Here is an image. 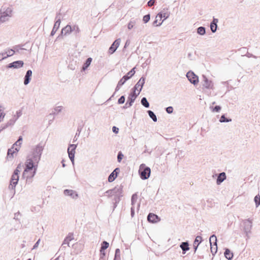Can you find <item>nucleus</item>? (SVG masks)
<instances>
[{"mask_svg": "<svg viewBox=\"0 0 260 260\" xmlns=\"http://www.w3.org/2000/svg\"><path fill=\"white\" fill-rule=\"evenodd\" d=\"M44 147L39 144L34 148L27 155L25 161V168L23 173L22 177L26 179L28 183L32 182V179L36 174L38 164L40 160Z\"/></svg>", "mask_w": 260, "mask_h": 260, "instance_id": "obj_1", "label": "nucleus"}, {"mask_svg": "<svg viewBox=\"0 0 260 260\" xmlns=\"http://www.w3.org/2000/svg\"><path fill=\"white\" fill-rule=\"evenodd\" d=\"M122 186L117 185L114 188L107 190L105 193L108 198L113 197L112 201L114 203V208H115L117 204L120 200V198L122 197Z\"/></svg>", "mask_w": 260, "mask_h": 260, "instance_id": "obj_2", "label": "nucleus"}, {"mask_svg": "<svg viewBox=\"0 0 260 260\" xmlns=\"http://www.w3.org/2000/svg\"><path fill=\"white\" fill-rule=\"evenodd\" d=\"M13 14V9L11 7L3 6L0 10V24L9 21Z\"/></svg>", "mask_w": 260, "mask_h": 260, "instance_id": "obj_3", "label": "nucleus"}, {"mask_svg": "<svg viewBox=\"0 0 260 260\" xmlns=\"http://www.w3.org/2000/svg\"><path fill=\"white\" fill-rule=\"evenodd\" d=\"M139 173L142 179L146 180L150 177L151 169L145 164H142L140 166Z\"/></svg>", "mask_w": 260, "mask_h": 260, "instance_id": "obj_4", "label": "nucleus"}, {"mask_svg": "<svg viewBox=\"0 0 260 260\" xmlns=\"http://www.w3.org/2000/svg\"><path fill=\"white\" fill-rule=\"evenodd\" d=\"M243 230L246 236L249 238V235L251 234V230L252 227V219L248 218L243 220Z\"/></svg>", "mask_w": 260, "mask_h": 260, "instance_id": "obj_5", "label": "nucleus"}, {"mask_svg": "<svg viewBox=\"0 0 260 260\" xmlns=\"http://www.w3.org/2000/svg\"><path fill=\"white\" fill-rule=\"evenodd\" d=\"M138 95V94H137L135 91H132L129 94V95L127 98V101L125 105L123 107V108L126 109L128 107H131Z\"/></svg>", "mask_w": 260, "mask_h": 260, "instance_id": "obj_6", "label": "nucleus"}, {"mask_svg": "<svg viewBox=\"0 0 260 260\" xmlns=\"http://www.w3.org/2000/svg\"><path fill=\"white\" fill-rule=\"evenodd\" d=\"M186 77L189 82L194 85H197L199 83V77L193 72L190 71L186 74Z\"/></svg>", "mask_w": 260, "mask_h": 260, "instance_id": "obj_7", "label": "nucleus"}, {"mask_svg": "<svg viewBox=\"0 0 260 260\" xmlns=\"http://www.w3.org/2000/svg\"><path fill=\"white\" fill-rule=\"evenodd\" d=\"M145 78L143 77H142L135 85L134 87L133 88V91H135V92H136V90H137L138 93H137V94L139 95L145 83Z\"/></svg>", "mask_w": 260, "mask_h": 260, "instance_id": "obj_8", "label": "nucleus"}, {"mask_svg": "<svg viewBox=\"0 0 260 260\" xmlns=\"http://www.w3.org/2000/svg\"><path fill=\"white\" fill-rule=\"evenodd\" d=\"M76 147H77V145L70 144V145H69L68 148V153L69 154V157L73 164H74V161L75 149H76Z\"/></svg>", "mask_w": 260, "mask_h": 260, "instance_id": "obj_9", "label": "nucleus"}, {"mask_svg": "<svg viewBox=\"0 0 260 260\" xmlns=\"http://www.w3.org/2000/svg\"><path fill=\"white\" fill-rule=\"evenodd\" d=\"M202 78L203 86L206 89H213L214 87L213 82L211 80H209L205 75H203Z\"/></svg>", "mask_w": 260, "mask_h": 260, "instance_id": "obj_10", "label": "nucleus"}, {"mask_svg": "<svg viewBox=\"0 0 260 260\" xmlns=\"http://www.w3.org/2000/svg\"><path fill=\"white\" fill-rule=\"evenodd\" d=\"M120 42L121 39L120 38L116 39L109 48L108 51L109 53L110 54L114 53L119 47Z\"/></svg>", "mask_w": 260, "mask_h": 260, "instance_id": "obj_11", "label": "nucleus"}, {"mask_svg": "<svg viewBox=\"0 0 260 260\" xmlns=\"http://www.w3.org/2000/svg\"><path fill=\"white\" fill-rule=\"evenodd\" d=\"M209 242L211 246V251L213 254V246H215V251L214 253H216L217 252V238L215 235H212L210 236L209 239Z\"/></svg>", "mask_w": 260, "mask_h": 260, "instance_id": "obj_12", "label": "nucleus"}, {"mask_svg": "<svg viewBox=\"0 0 260 260\" xmlns=\"http://www.w3.org/2000/svg\"><path fill=\"white\" fill-rule=\"evenodd\" d=\"M24 62L22 60L15 61L12 63H9L7 68L13 69H19L23 66Z\"/></svg>", "mask_w": 260, "mask_h": 260, "instance_id": "obj_13", "label": "nucleus"}, {"mask_svg": "<svg viewBox=\"0 0 260 260\" xmlns=\"http://www.w3.org/2000/svg\"><path fill=\"white\" fill-rule=\"evenodd\" d=\"M63 193L65 196H70L74 199H76L78 198V194L77 192L72 189H65Z\"/></svg>", "mask_w": 260, "mask_h": 260, "instance_id": "obj_14", "label": "nucleus"}, {"mask_svg": "<svg viewBox=\"0 0 260 260\" xmlns=\"http://www.w3.org/2000/svg\"><path fill=\"white\" fill-rule=\"evenodd\" d=\"M19 150V147H16V148H14V146H12V147L9 149L8 150V153H7V158H13L14 157V154L15 153H16Z\"/></svg>", "mask_w": 260, "mask_h": 260, "instance_id": "obj_15", "label": "nucleus"}, {"mask_svg": "<svg viewBox=\"0 0 260 260\" xmlns=\"http://www.w3.org/2000/svg\"><path fill=\"white\" fill-rule=\"evenodd\" d=\"M19 180V176L18 175L13 174L11 181H10V185L12 186V189H14L16 185L18 183V181Z\"/></svg>", "mask_w": 260, "mask_h": 260, "instance_id": "obj_16", "label": "nucleus"}, {"mask_svg": "<svg viewBox=\"0 0 260 260\" xmlns=\"http://www.w3.org/2000/svg\"><path fill=\"white\" fill-rule=\"evenodd\" d=\"M147 220L150 222L155 223L159 221V219L157 215L150 213L147 216Z\"/></svg>", "mask_w": 260, "mask_h": 260, "instance_id": "obj_17", "label": "nucleus"}, {"mask_svg": "<svg viewBox=\"0 0 260 260\" xmlns=\"http://www.w3.org/2000/svg\"><path fill=\"white\" fill-rule=\"evenodd\" d=\"M32 76V71L30 70L27 71L26 74L24 77V84L25 85H27L31 80V77Z\"/></svg>", "mask_w": 260, "mask_h": 260, "instance_id": "obj_18", "label": "nucleus"}, {"mask_svg": "<svg viewBox=\"0 0 260 260\" xmlns=\"http://www.w3.org/2000/svg\"><path fill=\"white\" fill-rule=\"evenodd\" d=\"M170 16V12L168 11L167 10L166 11H162L158 13L157 15V18H159V20H161V19L164 18V20H165L167 19Z\"/></svg>", "mask_w": 260, "mask_h": 260, "instance_id": "obj_19", "label": "nucleus"}, {"mask_svg": "<svg viewBox=\"0 0 260 260\" xmlns=\"http://www.w3.org/2000/svg\"><path fill=\"white\" fill-rule=\"evenodd\" d=\"M74 239V235L73 233H70L64 239L62 246L67 244L68 246H70V242Z\"/></svg>", "mask_w": 260, "mask_h": 260, "instance_id": "obj_20", "label": "nucleus"}, {"mask_svg": "<svg viewBox=\"0 0 260 260\" xmlns=\"http://www.w3.org/2000/svg\"><path fill=\"white\" fill-rule=\"evenodd\" d=\"M218 22V20L217 18H213V21L210 23V28L212 32L214 33L217 30V23Z\"/></svg>", "mask_w": 260, "mask_h": 260, "instance_id": "obj_21", "label": "nucleus"}, {"mask_svg": "<svg viewBox=\"0 0 260 260\" xmlns=\"http://www.w3.org/2000/svg\"><path fill=\"white\" fill-rule=\"evenodd\" d=\"M226 179V174L224 172H222L218 175L216 180V183L218 185L220 184L224 180Z\"/></svg>", "mask_w": 260, "mask_h": 260, "instance_id": "obj_22", "label": "nucleus"}, {"mask_svg": "<svg viewBox=\"0 0 260 260\" xmlns=\"http://www.w3.org/2000/svg\"><path fill=\"white\" fill-rule=\"evenodd\" d=\"M127 80V78H126V77H123L118 82V84L115 88V92L118 91L120 88V87L123 85L125 83V82Z\"/></svg>", "mask_w": 260, "mask_h": 260, "instance_id": "obj_23", "label": "nucleus"}, {"mask_svg": "<svg viewBox=\"0 0 260 260\" xmlns=\"http://www.w3.org/2000/svg\"><path fill=\"white\" fill-rule=\"evenodd\" d=\"M202 238L200 236H198L196 237L195 240L193 242V249H194V252L197 250L199 244L202 242Z\"/></svg>", "mask_w": 260, "mask_h": 260, "instance_id": "obj_24", "label": "nucleus"}, {"mask_svg": "<svg viewBox=\"0 0 260 260\" xmlns=\"http://www.w3.org/2000/svg\"><path fill=\"white\" fill-rule=\"evenodd\" d=\"M72 32L71 26L67 25L66 26L63 27L61 31V35L66 36Z\"/></svg>", "mask_w": 260, "mask_h": 260, "instance_id": "obj_25", "label": "nucleus"}, {"mask_svg": "<svg viewBox=\"0 0 260 260\" xmlns=\"http://www.w3.org/2000/svg\"><path fill=\"white\" fill-rule=\"evenodd\" d=\"M180 247L182 250L183 254H185L186 252L189 249V244L187 242H182L180 245Z\"/></svg>", "mask_w": 260, "mask_h": 260, "instance_id": "obj_26", "label": "nucleus"}, {"mask_svg": "<svg viewBox=\"0 0 260 260\" xmlns=\"http://www.w3.org/2000/svg\"><path fill=\"white\" fill-rule=\"evenodd\" d=\"M92 61V58L91 57L88 58L85 62L83 64L82 70L83 71L86 70L88 67L90 65L91 62Z\"/></svg>", "mask_w": 260, "mask_h": 260, "instance_id": "obj_27", "label": "nucleus"}, {"mask_svg": "<svg viewBox=\"0 0 260 260\" xmlns=\"http://www.w3.org/2000/svg\"><path fill=\"white\" fill-rule=\"evenodd\" d=\"M224 256L227 259L231 260L233 258V253L231 252L229 249L226 248L224 252Z\"/></svg>", "mask_w": 260, "mask_h": 260, "instance_id": "obj_28", "label": "nucleus"}, {"mask_svg": "<svg viewBox=\"0 0 260 260\" xmlns=\"http://www.w3.org/2000/svg\"><path fill=\"white\" fill-rule=\"evenodd\" d=\"M109 243L107 241H103L101 245V247L100 249V252L101 253H102L103 251H104L105 250H106L108 247H109Z\"/></svg>", "mask_w": 260, "mask_h": 260, "instance_id": "obj_29", "label": "nucleus"}, {"mask_svg": "<svg viewBox=\"0 0 260 260\" xmlns=\"http://www.w3.org/2000/svg\"><path fill=\"white\" fill-rule=\"evenodd\" d=\"M147 113L149 116V117L152 119V120L154 121V122H156L157 121V117H156V116L155 115V114H154V113L151 111V110H148L147 111Z\"/></svg>", "mask_w": 260, "mask_h": 260, "instance_id": "obj_30", "label": "nucleus"}, {"mask_svg": "<svg viewBox=\"0 0 260 260\" xmlns=\"http://www.w3.org/2000/svg\"><path fill=\"white\" fill-rule=\"evenodd\" d=\"M135 68H133L130 71H129L126 75H124V77L127 78V80L133 77L135 73Z\"/></svg>", "mask_w": 260, "mask_h": 260, "instance_id": "obj_31", "label": "nucleus"}, {"mask_svg": "<svg viewBox=\"0 0 260 260\" xmlns=\"http://www.w3.org/2000/svg\"><path fill=\"white\" fill-rule=\"evenodd\" d=\"M197 33L200 35H204L206 33V29L205 27L200 26L197 29Z\"/></svg>", "mask_w": 260, "mask_h": 260, "instance_id": "obj_32", "label": "nucleus"}, {"mask_svg": "<svg viewBox=\"0 0 260 260\" xmlns=\"http://www.w3.org/2000/svg\"><path fill=\"white\" fill-rule=\"evenodd\" d=\"M141 103L142 105L145 108L149 107V103L148 102V101L146 98H145V97L141 99Z\"/></svg>", "mask_w": 260, "mask_h": 260, "instance_id": "obj_33", "label": "nucleus"}, {"mask_svg": "<svg viewBox=\"0 0 260 260\" xmlns=\"http://www.w3.org/2000/svg\"><path fill=\"white\" fill-rule=\"evenodd\" d=\"M60 24H57V22H55L53 29L51 32V36H53L59 27Z\"/></svg>", "mask_w": 260, "mask_h": 260, "instance_id": "obj_34", "label": "nucleus"}, {"mask_svg": "<svg viewBox=\"0 0 260 260\" xmlns=\"http://www.w3.org/2000/svg\"><path fill=\"white\" fill-rule=\"evenodd\" d=\"M117 177V175L114 172H112L108 177V181L109 182H113Z\"/></svg>", "mask_w": 260, "mask_h": 260, "instance_id": "obj_35", "label": "nucleus"}, {"mask_svg": "<svg viewBox=\"0 0 260 260\" xmlns=\"http://www.w3.org/2000/svg\"><path fill=\"white\" fill-rule=\"evenodd\" d=\"M254 201L256 207H258L260 205V196L257 194L254 198Z\"/></svg>", "mask_w": 260, "mask_h": 260, "instance_id": "obj_36", "label": "nucleus"}, {"mask_svg": "<svg viewBox=\"0 0 260 260\" xmlns=\"http://www.w3.org/2000/svg\"><path fill=\"white\" fill-rule=\"evenodd\" d=\"M5 50L7 53V55L6 56V58L8 57L12 56L15 53V51L12 49H7Z\"/></svg>", "mask_w": 260, "mask_h": 260, "instance_id": "obj_37", "label": "nucleus"}, {"mask_svg": "<svg viewBox=\"0 0 260 260\" xmlns=\"http://www.w3.org/2000/svg\"><path fill=\"white\" fill-rule=\"evenodd\" d=\"M62 109V106H57L54 109V111L52 112V114L55 115L58 113L59 112H60ZM51 115V114H50Z\"/></svg>", "mask_w": 260, "mask_h": 260, "instance_id": "obj_38", "label": "nucleus"}, {"mask_svg": "<svg viewBox=\"0 0 260 260\" xmlns=\"http://www.w3.org/2000/svg\"><path fill=\"white\" fill-rule=\"evenodd\" d=\"M232 121L231 119H228L225 117L224 115H222L220 119H219V121L221 123L222 122H229Z\"/></svg>", "mask_w": 260, "mask_h": 260, "instance_id": "obj_39", "label": "nucleus"}, {"mask_svg": "<svg viewBox=\"0 0 260 260\" xmlns=\"http://www.w3.org/2000/svg\"><path fill=\"white\" fill-rule=\"evenodd\" d=\"M72 32L75 31L76 34H79L80 31V29L77 25H74L71 26Z\"/></svg>", "mask_w": 260, "mask_h": 260, "instance_id": "obj_40", "label": "nucleus"}, {"mask_svg": "<svg viewBox=\"0 0 260 260\" xmlns=\"http://www.w3.org/2000/svg\"><path fill=\"white\" fill-rule=\"evenodd\" d=\"M137 200H138L137 194L136 193L133 194L132 197V199H131L132 206L134 205V204L137 202Z\"/></svg>", "mask_w": 260, "mask_h": 260, "instance_id": "obj_41", "label": "nucleus"}, {"mask_svg": "<svg viewBox=\"0 0 260 260\" xmlns=\"http://www.w3.org/2000/svg\"><path fill=\"white\" fill-rule=\"evenodd\" d=\"M61 16V14L60 13H58L56 14V16L55 17V20H56L55 22H57L58 25L60 24Z\"/></svg>", "mask_w": 260, "mask_h": 260, "instance_id": "obj_42", "label": "nucleus"}, {"mask_svg": "<svg viewBox=\"0 0 260 260\" xmlns=\"http://www.w3.org/2000/svg\"><path fill=\"white\" fill-rule=\"evenodd\" d=\"M120 249L118 248H117L115 250L114 260L117 259L118 258H120Z\"/></svg>", "mask_w": 260, "mask_h": 260, "instance_id": "obj_43", "label": "nucleus"}, {"mask_svg": "<svg viewBox=\"0 0 260 260\" xmlns=\"http://www.w3.org/2000/svg\"><path fill=\"white\" fill-rule=\"evenodd\" d=\"M150 19V14H147L143 17V21L145 23H147Z\"/></svg>", "mask_w": 260, "mask_h": 260, "instance_id": "obj_44", "label": "nucleus"}, {"mask_svg": "<svg viewBox=\"0 0 260 260\" xmlns=\"http://www.w3.org/2000/svg\"><path fill=\"white\" fill-rule=\"evenodd\" d=\"M123 157V154L121 151H119L117 155V161L120 162Z\"/></svg>", "mask_w": 260, "mask_h": 260, "instance_id": "obj_45", "label": "nucleus"}, {"mask_svg": "<svg viewBox=\"0 0 260 260\" xmlns=\"http://www.w3.org/2000/svg\"><path fill=\"white\" fill-rule=\"evenodd\" d=\"M159 19V18H157V16L155 18V20L153 22V24L156 26H160L162 23L163 22L164 20H162L161 22H159L158 24H157L158 20Z\"/></svg>", "mask_w": 260, "mask_h": 260, "instance_id": "obj_46", "label": "nucleus"}, {"mask_svg": "<svg viewBox=\"0 0 260 260\" xmlns=\"http://www.w3.org/2000/svg\"><path fill=\"white\" fill-rule=\"evenodd\" d=\"M135 24V21H131L127 25V28L128 29H131L133 28Z\"/></svg>", "mask_w": 260, "mask_h": 260, "instance_id": "obj_47", "label": "nucleus"}, {"mask_svg": "<svg viewBox=\"0 0 260 260\" xmlns=\"http://www.w3.org/2000/svg\"><path fill=\"white\" fill-rule=\"evenodd\" d=\"M125 102V96L124 95H122L118 100V104H122Z\"/></svg>", "mask_w": 260, "mask_h": 260, "instance_id": "obj_48", "label": "nucleus"}, {"mask_svg": "<svg viewBox=\"0 0 260 260\" xmlns=\"http://www.w3.org/2000/svg\"><path fill=\"white\" fill-rule=\"evenodd\" d=\"M166 112L169 113V114H171L173 113V108L171 106H170V107H168L166 108Z\"/></svg>", "mask_w": 260, "mask_h": 260, "instance_id": "obj_49", "label": "nucleus"}, {"mask_svg": "<svg viewBox=\"0 0 260 260\" xmlns=\"http://www.w3.org/2000/svg\"><path fill=\"white\" fill-rule=\"evenodd\" d=\"M221 110V107L219 106H216L212 110V112H218Z\"/></svg>", "mask_w": 260, "mask_h": 260, "instance_id": "obj_50", "label": "nucleus"}, {"mask_svg": "<svg viewBox=\"0 0 260 260\" xmlns=\"http://www.w3.org/2000/svg\"><path fill=\"white\" fill-rule=\"evenodd\" d=\"M40 241H41V240L39 239L37 241V242L35 244V245H34L33 248H32V249H36V248H37L38 247L39 245L40 242Z\"/></svg>", "mask_w": 260, "mask_h": 260, "instance_id": "obj_51", "label": "nucleus"}, {"mask_svg": "<svg viewBox=\"0 0 260 260\" xmlns=\"http://www.w3.org/2000/svg\"><path fill=\"white\" fill-rule=\"evenodd\" d=\"M3 107L0 106V111L2 110ZM5 114L4 112H1L0 113V121H1V118L3 119L5 117Z\"/></svg>", "mask_w": 260, "mask_h": 260, "instance_id": "obj_52", "label": "nucleus"}, {"mask_svg": "<svg viewBox=\"0 0 260 260\" xmlns=\"http://www.w3.org/2000/svg\"><path fill=\"white\" fill-rule=\"evenodd\" d=\"M155 0H150L148 1L147 5L149 7H151L154 5Z\"/></svg>", "mask_w": 260, "mask_h": 260, "instance_id": "obj_53", "label": "nucleus"}, {"mask_svg": "<svg viewBox=\"0 0 260 260\" xmlns=\"http://www.w3.org/2000/svg\"><path fill=\"white\" fill-rule=\"evenodd\" d=\"M112 131L113 132L115 133V134H117L118 133V131H119V128L115 126H113L112 127Z\"/></svg>", "mask_w": 260, "mask_h": 260, "instance_id": "obj_54", "label": "nucleus"}, {"mask_svg": "<svg viewBox=\"0 0 260 260\" xmlns=\"http://www.w3.org/2000/svg\"><path fill=\"white\" fill-rule=\"evenodd\" d=\"M120 172V169L118 168H116L113 172L117 175L118 173Z\"/></svg>", "mask_w": 260, "mask_h": 260, "instance_id": "obj_55", "label": "nucleus"}, {"mask_svg": "<svg viewBox=\"0 0 260 260\" xmlns=\"http://www.w3.org/2000/svg\"><path fill=\"white\" fill-rule=\"evenodd\" d=\"M22 141V136H20L18 139V140L17 141V142L19 143V146H20L21 144V142Z\"/></svg>", "mask_w": 260, "mask_h": 260, "instance_id": "obj_56", "label": "nucleus"}, {"mask_svg": "<svg viewBox=\"0 0 260 260\" xmlns=\"http://www.w3.org/2000/svg\"><path fill=\"white\" fill-rule=\"evenodd\" d=\"M130 44V42L129 40H127L125 43V45H124V48H126L127 47H128Z\"/></svg>", "mask_w": 260, "mask_h": 260, "instance_id": "obj_57", "label": "nucleus"}, {"mask_svg": "<svg viewBox=\"0 0 260 260\" xmlns=\"http://www.w3.org/2000/svg\"><path fill=\"white\" fill-rule=\"evenodd\" d=\"M131 216L132 217L134 216V214H135V211H134V207H132L131 208Z\"/></svg>", "mask_w": 260, "mask_h": 260, "instance_id": "obj_58", "label": "nucleus"}, {"mask_svg": "<svg viewBox=\"0 0 260 260\" xmlns=\"http://www.w3.org/2000/svg\"><path fill=\"white\" fill-rule=\"evenodd\" d=\"M6 58V56L3 57V54H1V53L0 52V61H2Z\"/></svg>", "mask_w": 260, "mask_h": 260, "instance_id": "obj_59", "label": "nucleus"}, {"mask_svg": "<svg viewBox=\"0 0 260 260\" xmlns=\"http://www.w3.org/2000/svg\"><path fill=\"white\" fill-rule=\"evenodd\" d=\"M20 172V170L19 169H15L14 171V173L13 174H16V175H18V174Z\"/></svg>", "mask_w": 260, "mask_h": 260, "instance_id": "obj_60", "label": "nucleus"}, {"mask_svg": "<svg viewBox=\"0 0 260 260\" xmlns=\"http://www.w3.org/2000/svg\"><path fill=\"white\" fill-rule=\"evenodd\" d=\"M1 54H3V57L6 56V55H7V53H6V50H5V51H4V52H1Z\"/></svg>", "mask_w": 260, "mask_h": 260, "instance_id": "obj_61", "label": "nucleus"}, {"mask_svg": "<svg viewBox=\"0 0 260 260\" xmlns=\"http://www.w3.org/2000/svg\"><path fill=\"white\" fill-rule=\"evenodd\" d=\"M21 168V164H19L17 168H16V169H19L20 171V169Z\"/></svg>", "mask_w": 260, "mask_h": 260, "instance_id": "obj_62", "label": "nucleus"}, {"mask_svg": "<svg viewBox=\"0 0 260 260\" xmlns=\"http://www.w3.org/2000/svg\"><path fill=\"white\" fill-rule=\"evenodd\" d=\"M15 145H16V146H17L18 145H19V143H18V142H17V141H16V142H15V143L13 145V146H14H14H15Z\"/></svg>", "mask_w": 260, "mask_h": 260, "instance_id": "obj_63", "label": "nucleus"}, {"mask_svg": "<svg viewBox=\"0 0 260 260\" xmlns=\"http://www.w3.org/2000/svg\"><path fill=\"white\" fill-rule=\"evenodd\" d=\"M61 163L62 164V167H65V164L63 163V160L62 161Z\"/></svg>", "mask_w": 260, "mask_h": 260, "instance_id": "obj_64", "label": "nucleus"}]
</instances>
